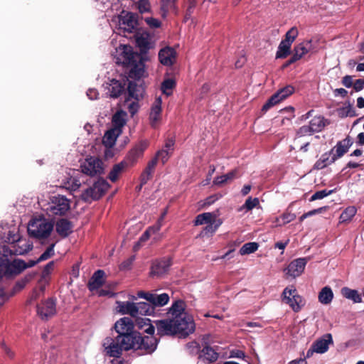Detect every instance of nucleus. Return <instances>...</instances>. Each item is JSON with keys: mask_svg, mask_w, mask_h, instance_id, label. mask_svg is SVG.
I'll return each mask as SVG.
<instances>
[{"mask_svg": "<svg viewBox=\"0 0 364 364\" xmlns=\"http://www.w3.org/2000/svg\"><path fill=\"white\" fill-rule=\"evenodd\" d=\"M230 357L244 359L245 358V353L241 350L233 349L230 352Z\"/></svg>", "mask_w": 364, "mask_h": 364, "instance_id": "obj_63", "label": "nucleus"}, {"mask_svg": "<svg viewBox=\"0 0 364 364\" xmlns=\"http://www.w3.org/2000/svg\"><path fill=\"white\" fill-rule=\"evenodd\" d=\"M357 210L354 206H348L341 214L339 220L340 223H346L350 221L356 214Z\"/></svg>", "mask_w": 364, "mask_h": 364, "instance_id": "obj_42", "label": "nucleus"}, {"mask_svg": "<svg viewBox=\"0 0 364 364\" xmlns=\"http://www.w3.org/2000/svg\"><path fill=\"white\" fill-rule=\"evenodd\" d=\"M70 210V201L65 196L57 195L53 196L47 208V213L50 217L64 216Z\"/></svg>", "mask_w": 364, "mask_h": 364, "instance_id": "obj_5", "label": "nucleus"}, {"mask_svg": "<svg viewBox=\"0 0 364 364\" xmlns=\"http://www.w3.org/2000/svg\"><path fill=\"white\" fill-rule=\"evenodd\" d=\"M146 141H141L137 143L127 154L123 161L127 167L133 166L137 162V160L142 157L144 151L148 147Z\"/></svg>", "mask_w": 364, "mask_h": 364, "instance_id": "obj_10", "label": "nucleus"}, {"mask_svg": "<svg viewBox=\"0 0 364 364\" xmlns=\"http://www.w3.org/2000/svg\"><path fill=\"white\" fill-rule=\"evenodd\" d=\"M145 21L151 28H157L161 26V21L154 18H146Z\"/></svg>", "mask_w": 364, "mask_h": 364, "instance_id": "obj_60", "label": "nucleus"}, {"mask_svg": "<svg viewBox=\"0 0 364 364\" xmlns=\"http://www.w3.org/2000/svg\"><path fill=\"white\" fill-rule=\"evenodd\" d=\"M128 168L127 165H125V161H122L120 163L117 164L113 166L112 170L110 171L108 178L112 182H115L117 181L119 176L125 168Z\"/></svg>", "mask_w": 364, "mask_h": 364, "instance_id": "obj_32", "label": "nucleus"}, {"mask_svg": "<svg viewBox=\"0 0 364 364\" xmlns=\"http://www.w3.org/2000/svg\"><path fill=\"white\" fill-rule=\"evenodd\" d=\"M124 83H122L117 80L111 81L110 97L112 98L119 97L124 91Z\"/></svg>", "mask_w": 364, "mask_h": 364, "instance_id": "obj_35", "label": "nucleus"}, {"mask_svg": "<svg viewBox=\"0 0 364 364\" xmlns=\"http://www.w3.org/2000/svg\"><path fill=\"white\" fill-rule=\"evenodd\" d=\"M136 304L137 316L139 315H151L154 312V308L151 303L139 302Z\"/></svg>", "mask_w": 364, "mask_h": 364, "instance_id": "obj_39", "label": "nucleus"}, {"mask_svg": "<svg viewBox=\"0 0 364 364\" xmlns=\"http://www.w3.org/2000/svg\"><path fill=\"white\" fill-rule=\"evenodd\" d=\"M186 303L178 299L169 308L168 314L172 318L154 321L159 336H178L186 338L195 331L196 325L192 316L186 312Z\"/></svg>", "mask_w": 364, "mask_h": 364, "instance_id": "obj_2", "label": "nucleus"}, {"mask_svg": "<svg viewBox=\"0 0 364 364\" xmlns=\"http://www.w3.org/2000/svg\"><path fill=\"white\" fill-rule=\"evenodd\" d=\"M341 294L345 298L350 299L355 303L362 302V297L357 290L351 289L348 287H343L341 289Z\"/></svg>", "mask_w": 364, "mask_h": 364, "instance_id": "obj_37", "label": "nucleus"}, {"mask_svg": "<svg viewBox=\"0 0 364 364\" xmlns=\"http://www.w3.org/2000/svg\"><path fill=\"white\" fill-rule=\"evenodd\" d=\"M80 168L82 172L87 176H94L103 173V162L101 159L95 156L87 158L85 161L81 164Z\"/></svg>", "mask_w": 364, "mask_h": 364, "instance_id": "obj_9", "label": "nucleus"}, {"mask_svg": "<svg viewBox=\"0 0 364 364\" xmlns=\"http://www.w3.org/2000/svg\"><path fill=\"white\" fill-rule=\"evenodd\" d=\"M136 43L139 47L141 54L134 52L130 46H123L122 51L117 58V63L122 64L124 67L130 68L129 77L134 80H139L145 73L144 61L146 58L142 54H146L151 48L148 35L141 34L136 36Z\"/></svg>", "mask_w": 364, "mask_h": 364, "instance_id": "obj_3", "label": "nucleus"}, {"mask_svg": "<svg viewBox=\"0 0 364 364\" xmlns=\"http://www.w3.org/2000/svg\"><path fill=\"white\" fill-rule=\"evenodd\" d=\"M218 357L219 353L213 348L208 346V343H205L202 350H200L198 355L199 359L207 363L215 362Z\"/></svg>", "mask_w": 364, "mask_h": 364, "instance_id": "obj_19", "label": "nucleus"}, {"mask_svg": "<svg viewBox=\"0 0 364 364\" xmlns=\"http://www.w3.org/2000/svg\"><path fill=\"white\" fill-rule=\"evenodd\" d=\"M55 301L53 299H48L40 305L37 306L38 314L42 318L47 319L55 314Z\"/></svg>", "mask_w": 364, "mask_h": 364, "instance_id": "obj_14", "label": "nucleus"}, {"mask_svg": "<svg viewBox=\"0 0 364 364\" xmlns=\"http://www.w3.org/2000/svg\"><path fill=\"white\" fill-rule=\"evenodd\" d=\"M172 154V151H169L168 150H165L164 149H162L161 150L158 151L156 153L155 156L153 159H156V163L158 162V160H161L162 164H165L170 156Z\"/></svg>", "mask_w": 364, "mask_h": 364, "instance_id": "obj_47", "label": "nucleus"}, {"mask_svg": "<svg viewBox=\"0 0 364 364\" xmlns=\"http://www.w3.org/2000/svg\"><path fill=\"white\" fill-rule=\"evenodd\" d=\"M332 343V335L326 333L320 339L316 340L312 345L316 349V353H324L328 350L329 344Z\"/></svg>", "mask_w": 364, "mask_h": 364, "instance_id": "obj_22", "label": "nucleus"}, {"mask_svg": "<svg viewBox=\"0 0 364 364\" xmlns=\"http://www.w3.org/2000/svg\"><path fill=\"white\" fill-rule=\"evenodd\" d=\"M110 187L108 182L102 178H98L93 184L82 191L80 198L82 201L91 203L100 200Z\"/></svg>", "mask_w": 364, "mask_h": 364, "instance_id": "obj_4", "label": "nucleus"}, {"mask_svg": "<svg viewBox=\"0 0 364 364\" xmlns=\"http://www.w3.org/2000/svg\"><path fill=\"white\" fill-rule=\"evenodd\" d=\"M21 236L18 232L14 230H9L7 235L4 237V241L10 245H13L15 242L18 241Z\"/></svg>", "mask_w": 364, "mask_h": 364, "instance_id": "obj_51", "label": "nucleus"}, {"mask_svg": "<svg viewBox=\"0 0 364 364\" xmlns=\"http://www.w3.org/2000/svg\"><path fill=\"white\" fill-rule=\"evenodd\" d=\"M237 170L234 169L228 173L218 176L213 180V184L218 186H221L223 184L228 183L237 177Z\"/></svg>", "mask_w": 364, "mask_h": 364, "instance_id": "obj_33", "label": "nucleus"}, {"mask_svg": "<svg viewBox=\"0 0 364 364\" xmlns=\"http://www.w3.org/2000/svg\"><path fill=\"white\" fill-rule=\"evenodd\" d=\"M221 225V222L218 220V222H210V223L207 224V225L203 228L201 235H213L218 228V227Z\"/></svg>", "mask_w": 364, "mask_h": 364, "instance_id": "obj_48", "label": "nucleus"}, {"mask_svg": "<svg viewBox=\"0 0 364 364\" xmlns=\"http://www.w3.org/2000/svg\"><path fill=\"white\" fill-rule=\"evenodd\" d=\"M122 133L117 129L111 128L107 130L102 139L103 144L107 148H112L115 144L117 138Z\"/></svg>", "mask_w": 364, "mask_h": 364, "instance_id": "obj_25", "label": "nucleus"}, {"mask_svg": "<svg viewBox=\"0 0 364 364\" xmlns=\"http://www.w3.org/2000/svg\"><path fill=\"white\" fill-rule=\"evenodd\" d=\"M119 312L122 314H129L132 317H137L136 304L130 301L119 302Z\"/></svg>", "mask_w": 364, "mask_h": 364, "instance_id": "obj_27", "label": "nucleus"}, {"mask_svg": "<svg viewBox=\"0 0 364 364\" xmlns=\"http://www.w3.org/2000/svg\"><path fill=\"white\" fill-rule=\"evenodd\" d=\"M160 63L166 66H171L174 64L176 59V52L171 47H166L160 50L159 53Z\"/></svg>", "mask_w": 364, "mask_h": 364, "instance_id": "obj_16", "label": "nucleus"}, {"mask_svg": "<svg viewBox=\"0 0 364 364\" xmlns=\"http://www.w3.org/2000/svg\"><path fill=\"white\" fill-rule=\"evenodd\" d=\"M73 224L66 218H60L55 223V231L62 237L65 238L73 232Z\"/></svg>", "mask_w": 364, "mask_h": 364, "instance_id": "obj_18", "label": "nucleus"}, {"mask_svg": "<svg viewBox=\"0 0 364 364\" xmlns=\"http://www.w3.org/2000/svg\"><path fill=\"white\" fill-rule=\"evenodd\" d=\"M307 262L308 259L306 257L296 259L289 264L284 271L287 275L296 278L302 274Z\"/></svg>", "mask_w": 364, "mask_h": 364, "instance_id": "obj_12", "label": "nucleus"}, {"mask_svg": "<svg viewBox=\"0 0 364 364\" xmlns=\"http://www.w3.org/2000/svg\"><path fill=\"white\" fill-rule=\"evenodd\" d=\"M138 9L139 13L144 14L149 11L150 4L149 0H139L138 1Z\"/></svg>", "mask_w": 364, "mask_h": 364, "instance_id": "obj_56", "label": "nucleus"}, {"mask_svg": "<svg viewBox=\"0 0 364 364\" xmlns=\"http://www.w3.org/2000/svg\"><path fill=\"white\" fill-rule=\"evenodd\" d=\"M331 154L332 152L331 151L323 154L320 159H318L314 164V168L316 170H321L334 163L336 159L333 155L331 156Z\"/></svg>", "mask_w": 364, "mask_h": 364, "instance_id": "obj_24", "label": "nucleus"}, {"mask_svg": "<svg viewBox=\"0 0 364 364\" xmlns=\"http://www.w3.org/2000/svg\"><path fill=\"white\" fill-rule=\"evenodd\" d=\"M259 201L257 198H252V197H249L244 205L242 206V208L247 209V210H251L254 208L259 205Z\"/></svg>", "mask_w": 364, "mask_h": 364, "instance_id": "obj_53", "label": "nucleus"}, {"mask_svg": "<svg viewBox=\"0 0 364 364\" xmlns=\"http://www.w3.org/2000/svg\"><path fill=\"white\" fill-rule=\"evenodd\" d=\"M282 100L281 99V97L279 96V94L275 92L274 95H272L265 102V104L262 107V112H266L268 111L270 108L274 107V105L279 104L280 102H282Z\"/></svg>", "mask_w": 364, "mask_h": 364, "instance_id": "obj_44", "label": "nucleus"}, {"mask_svg": "<svg viewBox=\"0 0 364 364\" xmlns=\"http://www.w3.org/2000/svg\"><path fill=\"white\" fill-rule=\"evenodd\" d=\"M313 131L309 125H304L301 127L296 133V137H302L304 136L311 135L313 134Z\"/></svg>", "mask_w": 364, "mask_h": 364, "instance_id": "obj_54", "label": "nucleus"}, {"mask_svg": "<svg viewBox=\"0 0 364 364\" xmlns=\"http://www.w3.org/2000/svg\"><path fill=\"white\" fill-rule=\"evenodd\" d=\"M12 255V252L9 246L3 245L0 247V268L1 270L6 266L10 261V257Z\"/></svg>", "mask_w": 364, "mask_h": 364, "instance_id": "obj_36", "label": "nucleus"}, {"mask_svg": "<svg viewBox=\"0 0 364 364\" xmlns=\"http://www.w3.org/2000/svg\"><path fill=\"white\" fill-rule=\"evenodd\" d=\"M176 87V81L172 78L165 79L161 85V90L163 94L170 96L173 93V90Z\"/></svg>", "mask_w": 364, "mask_h": 364, "instance_id": "obj_41", "label": "nucleus"}, {"mask_svg": "<svg viewBox=\"0 0 364 364\" xmlns=\"http://www.w3.org/2000/svg\"><path fill=\"white\" fill-rule=\"evenodd\" d=\"M136 323L139 329L144 330L145 333L149 335V336H154L155 326L151 323L149 318H137Z\"/></svg>", "mask_w": 364, "mask_h": 364, "instance_id": "obj_28", "label": "nucleus"}, {"mask_svg": "<svg viewBox=\"0 0 364 364\" xmlns=\"http://www.w3.org/2000/svg\"><path fill=\"white\" fill-rule=\"evenodd\" d=\"M258 247L259 245L255 242H247L240 249V254L241 255H245L253 253L257 250Z\"/></svg>", "mask_w": 364, "mask_h": 364, "instance_id": "obj_45", "label": "nucleus"}, {"mask_svg": "<svg viewBox=\"0 0 364 364\" xmlns=\"http://www.w3.org/2000/svg\"><path fill=\"white\" fill-rule=\"evenodd\" d=\"M132 320L124 317L118 320L114 326L117 335L104 339L102 346L105 354L109 357L119 358L124 350L131 349L141 350L144 353H152L157 347L158 340L154 336H142L134 330Z\"/></svg>", "mask_w": 364, "mask_h": 364, "instance_id": "obj_1", "label": "nucleus"}, {"mask_svg": "<svg viewBox=\"0 0 364 364\" xmlns=\"http://www.w3.org/2000/svg\"><path fill=\"white\" fill-rule=\"evenodd\" d=\"M156 164V159H152L148 162L146 167L140 176L141 185H145L152 178Z\"/></svg>", "mask_w": 364, "mask_h": 364, "instance_id": "obj_23", "label": "nucleus"}, {"mask_svg": "<svg viewBox=\"0 0 364 364\" xmlns=\"http://www.w3.org/2000/svg\"><path fill=\"white\" fill-rule=\"evenodd\" d=\"M299 35V31L296 27L291 28L285 34V38L294 42Z\"/></svg>", "mask_w": 364, "mask_h": 364, "instance_id": "obj_58", "label": "nucleus"}, {"mask_svg": "<svg viewBox=\"0 0 364 364\" xmlns=\"http://www.w3.org/2000/svg\"><path fill=\"white\" fill-rule=\"evenodd\" d=\"M325 118L322 116L314 117L309 122V126L313 132H321L326 126Z\"/></svg>", "mask_w": 364, "mask_h": 364, "instance_id": "obj_38", "label": "nucleus"}, {"mask_svg": "<svg viewBox=\"0 0 364 364\" xmlns=\"http://www.w3.org/2000/svg\"><path fill=\"white\" fill-rule=\"evenodd\" d=\"M138 18L137 14L123 11L119 17V33L125 35L126 33H134L139 25Z\"/></svg>", "mask_w": 364, "mask_h": 364, "instance_id": "obj_7", "label": "nucleus"}, {"mask_svg": "<svg viewBox=\"0 0 364 364\" xmlns=\"http://www.w3.org/2000/svg\"><path fill=\"white\" fill-rule=\"evenodd\" d=\"M210 222H215V217L212 213H203L196 216L194 221L195 225L208 224Z\"/></svg>", "mask_w": 364, "mask_h": 364, "instance_id": "obj_40", "label": "nucleus"}, {"mask_svg": "<svg viewBox=\"0 0 364 364\" xmlns=\"http://www.w3.org/2000/svg\"><path fill=\"white\" fill-rule=\"evenodd\" d=\"M334 191H335V189L329 190V191L324 189V190L316 191L315 193H314L311 196L309 200L314 201L316 200L322 199V198L332 194L333 193H334Z\"/></svg>", "mask_w": 364, "mask_h": 364, "instance_id": "obj_52", "label": "nucleus"}, {"mask_svg": "<svg viewBox=\"0 0 364 364\" xmlns=\"http://www.w3.org/2000/svg\"><path fill=\"white\" fill-rule=\"evenodd\" d=\"M221 197H222V195L219 194V193L210 196L205 198L204 205H210L213 204L216 200H218Z\"/></svg>", "mask_w": 364, "mask_h": 364, "instance_id": "obj_61", "label": "nucleus"}, {"mask_svg": "<svg viewBox=\"0 0 364 364\" xmlns=\"http://www.w3.org/2000/svg\"><path fill=\"white\" fill-rule=\"evenodd\" d=\"M105 273L104 270L98 269L92 274L87 283V288L90 291L99 290L105 283Z\"/></svg>", "mask_w": 364, "mask_h": 364, "instance_id": "obj_17", "label": "nucleus"}, {"mask_svg": "<svg viewBox=\"0 0 364 364\" xmlns=\"http://www.w3.org/2000/svg\"><path fill=\"white\" fill-rule=\"evenodd\" d=\"M291 53V48L287 45L282 44L280 42L278 50L276 53V58L284 59Z\"/></svg>", "mask_w": 364, "mask_h": 364, "instance_id": "obj_46", "label": "nucleus"}, {"mask_svg": "<svg viewBox=\"0 0 364 364\" xmlns=\"http://www.w3.org/2000/svg\"><path fill=\"white\" fill-rule=\"evenodd\" d=\"M55 242L51 243L46 251L38 257V261H40V262L50 259L55 255Z\"/></svg>", "mask_w": 364, "mask_h": 364, "instance_id": "obj_50", "label": "nucleus"}, {"mask_svg": "<svg viewBox=\"0 0 364 364\" xmlns=\"http://www.w3.org/2000/svg\"><path fill=\"white\" fill-rule=\"evenodd\" d=\"M176 0H162V9L164 11L177 9L176 6Z\"/></svg>", "mask_w": 364, "mask_h": 364, "instance_id": "obj_55", "label": "nucleus"}, {"mask_svg": "<svg viewBox=\"0 0 364 364\" xmlns=\"http://www.w3.org/2000/svg\"><path fill=\"white\" fill-rule=\"evenodd\" d=\"M353 141L350 136H347L342 141H338L336 145L331 150L333 151H336V154H333V156L337 160L338 158L342 157L348 151L349 148L352 146Z\"/></svg>", "mask_w": 364, "mask_h": 364, "instance_id": "obj_20", "label": "nucleus"}, {"mask_svg": "<svg viewBox=\"0 0 364 364\" xmlns=\"http://www.w3.org/2000/svg\"><path fill=\"white\" fill-rule=\"evenodd\" d=\"M161 104H162L161 97H158L156 98L154 102L153 103V105L151 106V112L149 114V120H150V124L152 127H155L156 126L157 122L161 119Z\"/></svg>", "mask_w": 364, "mask_h": 364, "instance_id": "obj_21", "label": "nucleus"}, {"mask_svg": "<svg viewBox=\"0 0 364 364\" xmlns=\"http://www.w3.org/2000/svg\"><path fill=\"white\" fill-rule=\"evenodd\" d=\"M282 100L281 99V97L279 96V94L275 92L274 95H272L265 102V104L262 107V112H266L268 111L270 108L274 107V105L279 104L280 102H282Z\"/></svg>", "mask_w": 364, "mask_h": 364, "instance_id": "obj_43", "label": "nucleus"}, {"mask_svg": "<svg viewBox=\"0 0 364 364\" xmlns=\"http://www.w3.org/2000/svg\"><path fill=\"white\" fill-rule=\"evenodd\" d=\"M55 262L50 261L48 264H46L42 271V277H48L52 271L54 269Z\"/></svg>", "mask_w": 364, "mask_h": 364, "instance_id": "obj_59", "label": "nucleus"}, {"mask_svg": "<svg viewBox=\"0 0 364 364\" xmlns=\"http://www.w3.org/2000/svg\"><path fill=\"white\" fill-rule=\"evenodd\" d=\"M127 108H128V111L130 113V114L132 116L134 115L138 112V109H139L138 102L136 100L132 102L131 103H129L128 105Z\"/></svg>", "mask_w": 364, "mask_h": 364, "instance_id": "obj_62", "label": "nucleus"}, {"mask_svg": "<svg viewBox=\"0 0 364 364\" xmlns=\"http://www.w3.org/2000/svg\"><path fill=\"white\" fill-rule=\"evenodd\" d=\"M149 296V303L153 305L154 308L155 306H164L169 301V296L166 293H163L161 294H152V295Z\"/></svg>", "mask_w": 364, "mask_h": 364, "instance_id": "obj_29", "label": "nucleus"}, {"mask_svg": "<svg viewBox=\"0 0 364 364\" xmlns=\"http://www.w3.org/2000/svg\"><path fill=\"white\" fill-rule=\"evenodd\" d=\"M135 259V256H131L129 258H127L126 260L122 262L119 265L120 270H128L130 269L132 264Z\"/></svg>", "mask_w": 364, "mask_h": 364, "instance_id": "obj_57", "label": "nucleus"}, {"mask_svg": "<svg viewBox=\"0 0 364 364\" xmlns=\"http://www.w3.org/2000/svg\"><path fill=\"white\" fill-rule=\"evenodd\" d=\"M282 301L289 304L294 312H299L303 306H304V301L303 298L296 292V289L294 287L291 289L287 287L284 289L282 293Z\"/></svg>", "mask_w": 364, "mask_h": 364, "instance_id": "obj_8", "label": "nucleus"}, {"mask_svg": "<svg viewBox=\"0 0 364 364\" xmlns=\"http://www.w3.org/2000/svg\"><path fill=\"white\" fill-rule=\"evenodd\" d=\"M294 87L292 85H289L284 87L283 88L279 89L276 92L279 94V96L281 97V99L284 100L292 95L294 92Z\"/></svg>", "mask_w": 364, "mask_h": 364, "instance_id": "obj_49", "label": "nucleus"}, {"mask_svg": "<svg viewBox=\"0 0 364 364\" xmlns=\"http://www.w3.org/2000/svg\"><path fill=\"white\" fill-rule=\"evenodd\" d=\"M313 49L312 40H306L301 43L295 46L293 53L301 59L303 56L307 54Z\"/></svg>", "mask_w": 364, "mask_h": 364, "instance_id": "obj_26", "label": "nucleus"}, {"mask_svg": "<svg viewBox=\"0 0 364 364\" xmlns=\"http://www.w3.org/2000/svg\"><path fill=\"white\" fill-rule=\"evenodd\" d=\"M171 264V258H162L154 260L151 266L149 272L150 277L152 278L162 277L168 272Z\"/></svg>", "mask_w": 364, "mask_h": 364, "instance_id": "obj_11", "label": "nucleus"}, {"mask_svg": "<svg viewBox=\"0 0 364 364\" xmlns=\"http://www.w3.org/2000/svg\"><path fill=\"white\" fill-rule=\"evenodd\" d=\"M53 227L54 223L52 220H39L31 224L28 227V232L31 236L35 238L45 240L50 236L53 230Z\"/></svg>", "mask_w": 364, "mask_h": 364, "instance_id": "obj_6", "label": "nucleus"}, {"mask_svg": "<svg viewBox=\"0 0 364 364\" xmlns=\"http://www.w3.org/2000/svg\"><path fill=\"white\" fill-rule=\"evenodd\" d=\"M353 87L355 92L361 91L364 88V77L356 80L353 82Z\"/></svg>", "mask_w": 364, "mask_h": 364, "instance_id": "obj_64", "label": "nucleus"}, {"mask_svg": "<svg viewBox=\"0 0 364 364\" xmlns=\"http://www.w3.org/2000/svg\"><path fill=\"white\" fill-rule=\"evenodd\" d=\"M26 269V262L21 259L10 260L4 268V274L6 276L17 275Z\"/></svg>", "mask_w": 364, "mask_h": 364, "instance_id": "obj_13", "label": "nucleus"}, {"mask_svg": "<svg viewBox=\"0 0 364 364\" xmlns=\"http://www.w3.org/2000/svg\"><path fill=\"white\" fill-rule=\"evenodd\" d=\"M126 112L120 110L117 111L112 117V123L114 129H117V130L122 132V128L126 124L125 120Z\"/></svg>", "mask_w": 364, "mask_h": 364, "instance_id": "obj_31", "label": "nucleus"}, {"mask_svg": "<svg viewBox=\"0 0 364 364\" xmlns=\"http://www.w3.org/2000/svg\"><path fill=\"white\" fill-rule=\"evenodd\" d=\"M13 255H23L28 252L33 247L31 243L22 237L11 246H9Z\"/></svg>", "mask_w": 364, "mask_h": 364, "instance_id": "obj_15", "label": "nucleus"}, {"mask_svg": "<svg viewBox=\"0 0 364 364\" xmlns=\"http://www.w3.org/2000/svg\"><path fill=\"white\" fill-rule=\"evenodd\" d=\"M333 298V293L331 287L326 286L321 289L318 293V299L322 304H330Z\"/></svg>", "mask_w": 364, "mask_h": 364, "instance_id": "obj_30", "label": "nucleus"}, {"mask_svg": "<svg viewBox=\"0 0 364 364\" xmlns=\"http://www.w3.org/2000/svg\"><path fill=\"white\" fill-rule=\"evenodd\" d=\"M128 92V98L126 99L125 102H128L129 98H133L135 100L138 101L139 100V97L141 95V88L137 85L135 82L130 81L128 84L127 87Z\"/></svg>", "mask_w": 364, "mask_h": 364, "instance_id": "obj_34", "label": "nucleus"}]
</instances>
